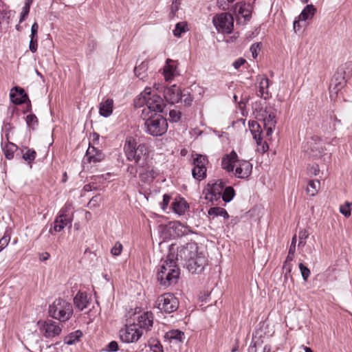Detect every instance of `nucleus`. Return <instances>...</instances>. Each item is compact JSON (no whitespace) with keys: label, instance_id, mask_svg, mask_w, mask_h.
Wrapping results in <instances>:
<instances>
[{"label":"nucleus","instance_id":"nucleus-1","mask_svg":"<svg viewBox=\"0 0 352 352\" xmlns=\"http://www.w3.org/2000/svg\"><path fill=\"white\" fill-rule=\"evenodd\" d=\"M123 150L126 160L134 162L138 167L146 166L152 160L150 146L146 143L138 144L133 137L126 138Z\"/></svg>","mask_w":352,"mask_h":352},{"label":"nucleus","instance_id":"nucleus-2","mask_svg":"<svg viewBox=\"0 0 352 352\" xmlns=\"http://www.w3.org/2000/svg\"><path fill=\"white\" fill-rule=\"evenodd\" d=\"M136 108L144 107L142 113L146 111L147 114L162 113L165 107L164 100L157 94H152L151 87L144 90L134 100Z\"/></svg>","mask_w":352,"mask_h":352},{"label":"nucleus","instance_id":"nucleus-3","mask_svg":"<svg viewBox=\"0 0 352 352\" xmlns=\"http://www.w3.org/2000/svg\"><path fill=\"white\" fill-rule=\"evenodd\" d=\"M170 258L168 253L166 259L161 261L157 272V281L164 287L176 284L180 274L179 264L175 259Z\"/></svg>","mask_w":352,"mask_h":352},{"label":"nucleus","instance_id":"nucleus-4","mask_svg":"<svg viewBox=\"0 0 352 352\" xmlns=\"http://www.w3.org/2000/svg\"><path fill=\"white\" fill-rule=\"evenodd\" d=\"M141 118L144 121V127L146 133L158 137L165 134L168 124L166 118L159 113L147 114L146 111L141 113Z\"/></svg>","mask_w":352,"mask_h":352},{"label":"nucleus","instance_id":"nucleus-5","mask_svg":"<svg viewBox=\"0 0 352 352\" xmlns=\"http://www.w3.org/2000/svg\"><path fill=\"white\" fill-rule=\"evenodd\" d=\"M198 246L195 243H188L180 246L171 244L168 249L169 258L175 259L178 264L187 265L193 256H196Z\"/></svg>","mask_w":352,"mask_h":352},{"label":"nucleus","instance_id":"nucleus-6","mask_svg":"<svg viewBox=\"0 0 352 352\" xmlns=\"http://www.w3.org/2000/svg\"><path fill=\"white\" fill-rule=\"evenodd\" d=\"M48 313L52 318L60 322H66L73 314V307L69 302L58 298L50 305Z\"/></svg>","mask_w":352,"mask_h":352},{"label":"nucleus","instance_id":"nucleus-7","mask_svg":"<svg viewBox=\"0 0 352 352\" xmlns=\"http://www.w3.org/2000/svg\"><path fill=\"white\" fill-rule=\"evenodd\" d=\"M212 23L217 30L222 34H230L234 28V18L228 12L216 14Z\"/></svg>","mask_w":352,"mask_h":352},{"label":"nucleus","instance_id":"nucleus-8","mask_svg":"<svg viewBox=\"0 0 352 352\" xmlns=\"http://www.w3.org/2000/svg\"><path fill=\"white\" fill-rule=\"evenodd\" d=\"M38 326L41 333L48 340H52L58 337L63 330L62 325L52 320H39Z\"/></svg>","mask_w":352,"mask_h":352},{"label":"nucleus","instance_id":"nucleus-9","mask_svg":"<svg viewBox=\"0 0 352 352\" xmlns=\"http://www.w3.org/2000/svg\"><path fill=\"white\" fill-rule=\"evenodd\" d=\"M155 307L161 311L170 314L178 309L179 300L172 294H164L158 297L155 302Z\"/></svg>","mask_w":352,"mask_h":352},{"label":"nucleus","instance_id":"nucleus-10","mask_svg":"<svg viewBox=\"0 0 352 352\" xmlns=\"http://www.w3.org/2000/svg\"><path fill=\"white\" fill-rule=\"evenodd\" d=\"M142 336V330L134 323L126 324L119 331L120 340L126 344L137 342Z\"/></svg>","mask_w":352,"mask_h":352},{"label":"nucleus","instance_id":"nucleus-11","mask_svg":"<svg viewBox=\"0 0 352 352\" xmlns=\"http://www.w3.org/2000/svg\"><path fill=\"white\" fill-rule=\"evenodd\" d=\"M249 128L257 144V151L264 153L269 149L266 142L263 141V129L261 125L256 121H250Z\"/></svg>","mask_w":352,"mask_h":352},{"label":"nucleus","instance_id":"nucleus-12","mask_svg":"<svg viewBox=\"0 0 352 352\" xmlns=\"http://www.w3.org/2000/svg\"><path fill=\"white\" fill-rule=\"evenodd\" d=\"M208 265V258L203 252H197L196 256L186 265L189 272L195 274L201 273Z\"/></svg>","mask_w":352,"mask_h":352},{"label":"nucleus","instance_id":"nucleus-13","mask_svg":"<svg viewBox=\"0 0 352 352\" xmlns=\"http://www.w3.org/2000/svg\"><path fill=\"white\" fill-rule=\"evenodd\" d=\"M160 230L162 232L168 233L170 236L177 237L186 235L190 232L189 227L179 221L173 222L168 226H160Z\"/></svg>","mask_w":352,"mask_h":352},{"label":"nucleus","instance_id":"nucleus-14","mask_svg":"<svg viewBox=\"0 0 352 352\" xmlns=\"http://www.w3.org/2000/svg\"><path fill=\"white\" fill-rule=\"evenodd\" d=\"M234 13L236 23L239 24H245L251 19V6L245 3H236L234 8Z\"/></svg>","mask_w":352,"mask_h":352},{"label":"nucleus","instance_id":"nucleus-15","mask_svg":"<svg viewBox=\"0 0 352 352\" xmlns=\"http://www.w3.org/2000/svg\"><path fill=\"white\" fill-rule=\"evenodd\" d=\"M261 117L266 135L269 137L272 134L276 124L275 113L272 110L265 109L261 113Z\"/></svg>","mask_w":352,"mask_h":352},{"label":"nucleus","instance_id":"nucleus-16","mask_svg":"<svg viewBox=\"0 0 352 352\" xmlns=\"http://www.w3.org/2000/svg\"><path fill=\"white\" fill-rule=\"evenodd\" d=\"M154 315L151 311H146L138 317L137 322H133L135 324L138 326L139 329L144 331H149L153 325Z\"/></svg>","mask_w":352,"mask_h":352},{"label":"nucleus","instance_id":"nucleus-17","mask_svg":"<svg viewBox=\"0 0 352 352\" xmlns=\"http://www.w3.org/2000/svg\"><path fill=\"white\" fill-rule=\"evenodd\" d=\"M151 162H148L146 166L139 167L141 168L139 173V178L140 180L146 184H150L159 175V171L152 165Z\"/></svg>","mask_w":352,"mask_h":352},{"label":"nucleus","instance_id":"nucleus-18","mask_svg":"<svg viewBox=\"0 0 352 352\" xmlns=\"http://www.w3.org/2000/svg\"><path fill=\"white\" fill-rule=\"evenodd\" d=\"M235 167L234 175L240 179L248 178L252 171V164L246 160H238Z\"/></svg>","mask_w":352,"mask_h":352},{"label":"nucleus","instance_id":"nucleus-19","mask_svg":"<svg viewBox=\"0 0 352 352\" xmlns=\"http://www.w3.org/2000/svg\"><path fill=\"white\" fill-rule=\"evenodd\" d=\"M164 97L170 104L177 103L182 99V91L176 85L166 87L164 89Z\"/></svg>","mask_w":352,"mask_h":352},{"label":"nucleus","instance_id":"nucleus-20","mask_svg":"<svg viewBox=\"0 0 352 352\" xmlns=\"http://www.w3.org/2000/svg\"><path fill=\"white\" fill-rule=\"evenodd\" d=\"M72 217H66L58 214L53 223V229L50 228L49 232L50 234H52L53 231L59 232L67 226L70 228L72 226Z\"/></svg>","mask_w":352,"mask_h":352},{"label":"nucleus","instance_id":"nucleus-21","mask_svg":"<svg viewBox=\"0 0 352 352\" xmlns=\"http://www.w3.org/2000/svg\"><path fill=\"white\" fill-rule=\"evenodd\" d=\"M237 154L232 151L229 155H226L221 160L222 168L226 170L228 172H233L236 164L238 161Z\"/></svg>","mask_w":352,"mask_h":352},{"label":"nucleus","instance_id":"nucleus-22","mask_svg":"<svg viewBox=\"0 0 352 352\" xmlns=\"http://www.w3.org/2000/svg\"><path fill=\"white\" fill-rule=\"evenodd\" d=\"M10 97L11 101L16 104H23L28 99V96L24 89L19 87H15L12 89Z\"/></svg>","mask_w":352,"mask_h":352},{"label":"nucleus","instance_id":"nucleus-23","mask_svg":"<svg viewBox=\"0 0 352 352\" xmlns=\"http://www.w3.org/2000/svg\"><path fill=\"white\" fill-rule=\"evenodd\" d=\"M222 183H215L208 190V192L206 195V199L213 202L214 201H218L221 198L222 194Z\"/></svg>","mask_w":352,"mask_h":352},{"label":"nucleus","instance_id":"nucleus-24","mask_svg":"<svg viewBox=\"0 0 352 352\" xmlns=\"http://www.w3.org/2000/svg\"><path fill=\"white\" fill-rule=\"evenodd\" d=\"M184 333L179 329H172L166 332L164 335V339L170 343H182L184 339Z\"/></svg>","mask_w":352,"mask_h":352},{"label":"nucleus","instance_id":"nucleus-25","mask_svg":"<svg viewBox=\"0 0 352 352\" xmlns=\"http://www.w3.org/2000/svg\"><path fill=\"white\" fill-rule=\"evenodd\" d=\"M296 236H294L292 239V243L289 246L288 254L283 265V270H285L287 272H290L292 270L290 263L294 260V254L296 252Z\"/></svg>","mask_w":352,"mask_h":352},{"label":"nucleus","instance_id":"nucleus-26","mask_svg":"<svg viewBox=\"0 0 352 352\" xmlns=\"http://www.w3.org/2000/svg\"><path fill=\"white\" fill-rule=\"evenodd\" d=\"M163 73L166 81L171 80L176 76L177 67L173 60L169 58L166 60Z\"/></svg>","mask_w":352,"mask_h":352},{"label":"nucleus","instance_id":"nucleus-27","mask_svg":"<svg viewBox=\"0 0 352 352\" xmlns=\"http://www.w3.org/2000/svg\"><path fill=\"white\" fill-rule=\"evenodd\" d=\"M113 108V100L111 98H107L106 100L100 103L99 113L101 116L108 118L112 114Z\"/></svg>","mask_w":352,"mask_h":352},{"label":"nucleus","instance_id":"nucleus-28","mask_svg":"<svg viewBox=\"0 0 352 352\" xmlns=\"http://www.w3.org/2000/svg\"><path fill=\"white\" fill-rule=\"evenodd\" d=\"M188 208V204L184 198H175L172 203L173 211L179 215L184 214Z\"/></svg>","mask_w":352,"mask_h":352},{"label":"nucleus","instance_id":"nucleus-29","mask_svg":"<svg viewBox=\"0 0 352 352\" xmlns=\"http://www.w3.org/2000/svg\"><path fill=\"white\" fill-rule=\"evenodd\" d=\"M86 157L89 162H99L104 158V155L100 151L94 147H89L86 152Z\"/></svg>","mask_w":352,"mask_h":352},{"label":"nucleus","instance_id":"nucleus-30","mask_svg":"<svg viewBox=\"0 0 352 352\" xmlns=\"http://www.w3.org/2000/svg\"><path fill=\"white\" fill-rule=\"evenodd\" d=\"M258 93V95L265 100L270 97L268 91L269 88V79L267 77L262 76L259 80Z\"/></svg>","mask_w":352,"mask_h":352},{"label":"nucleus","instance_id":"nucleus-31","mask_svg":"<svg viewBox=\"0 0 352 352\" xmlns=\"http://www.w3.org/2000/svg\"><path fill=\"white\" fill-rule=\"evenodd\" d=\"M74 303L76 307L80 311H82L87 308L89 304L87 294L80 292H78L74 298Z\"/></svg>","mask_w":352,"mask_h":352},{"label":"nucleus","instance_id":"nucleus-32","mask_svg":"<svg viewBox=\"0 0 352 352\" xmlns=\"http://www.w3.org/2000/svg\"><path fill=\"white\" fill-rule=\"evenodd\" d=\"M2 150L7 160H10L14 158V153L17 151V146L10 142H8L4 145L1 144Z\"/></svg>","mask_w":352,"mask_h":352},{"label":"nucleus","instance_id":"nucleus-33","mask_svg":"<svg viewBox=\"0 0 352 352\" xmlns=\"http://www.w3.org/2000/svg\"><path fill=\"white\" fill-rule=\"evenodd\" d=\"M316 12V9L312 5H307L298 16L299 20L306 21L311 19Z\"/></svg>","mask_w":352,"mask_h":352},{"label":"nucleus","instance_id":"nucleus-34","mask_svg":"<svg viewBox=\"0 0 352 352\" xmlns=\"http://www.w3.org/2000/svg\"><path fill=\"white\" fill-rule=\"evenodd\" d=\"M310 146V153L309 154L314 157H317L321 155L323 150L321 142H316L314 139H312L310 142H308Z\"/></svg>","mask_w":352,"mask_h":352},{"label":"nucleus","instance_id":"nucleus-35","mask_svg":"<svg viewBox=\"0 0 352 352\" xmlns=\"http://www.w3.org/2000/svg\"><path fill=\"white\" fill-rule=\"evenodd\" d=\"M82 336V333L79 330L72 332L65 338L64 342L68 345L74 344L79 341Z\"/></svg>","mask_w":352,"mask_h":352},{"label":"nucleus","instance_id":"nucleus-36","mask_svg":"<svg viewBox=\"0 0 352 352\" xmlns=\"http://www.w3.org/2000/svg\"><path fill=\"white\" fill-rule=\"evenodd\" d=\"M208 215L214 217H223L224 219H227L229 218V214L228 212L223 208L219 207H213L210 208L208 212Z\"/></svg>","mask_w":352,"mask_h":352},{"label":"nucleus","instance_id":"nucleus-37","mask_svg":"<svg viewBox=\"0 0 352 352\" xmlns=\"http://www.w3.org/2000/svg\"><path fill=\"white\" fill-rule=\"evenodd\" d=\"M320 186L319 180H310L307 188V194L310 196H314L318 191Z\"/></svg>","mask_w":352,"mask_h":352},{"label":"nucleus","instance_id":"nucleus-38","mask_svg":"<svg viewBox=\"0 0 352 352\" xmlns=\"http://www.w3.org/2000/svg\"><path fill=\"white\" fill-rule=\"evenodd\" d=\"M206 167L194 166L192 169V177L197 180H201L206 177Z\"/></svg>","mask_w":352,"mask_h":352},{"label":"nucleus","instance_id":"nucleus-39","mask_svg":"<svg viewBox=\"0 0 352 352\" xmlns=\"http://www.w3.org/2000/svg\"><path fill=\"white\" fill-rule=\"evenodd\" d=\"M147 69V63L142 62L140 65L135 67L134 73L137 77H138L140 79H143L146 76L145 74Z\"/></svg>","mask_w":352,"mask_h":352},{"label":"nucleus","instance_id":"nucleus-40","mask_svg":"<svg viewBox=\"0 0 352 352\" xmlns=\"http://www.w3.org/2000/svg\"><path fill=\"white\" fill-rule=\"evenodd\" d=\"M234 196V190L232 187L228 186L222 190L221 198L225 202H230Z\"/></svg>","mask_w":352,"mask_h":352},{"label":"nucleus","instance_id":"nucleus-41","mask_svg":"<svg viewBox=\"0 0 352 352\" xmlns=\"http://www.w3.org/2000/svg\"><path fill=\"white\" fill-rule=\"evenodd\" d=\"M194 157V155H192ZM208 163V160L206 156L195 154V157H193V165L196 167H206V164Z\"/></svg>","mask_w":352,"mask_h":352},{"label":"nucleus","instance_id":"nucleus-42","mask_svg":"<svg viewBox=\"0 0 352 352\" xmlns=\"http://www.w3.org/2000/svg\"><path fill=\"white\" fill-rule=\"evenodd\" d=\"M36 157V152L32 148H27L23 154L22 158L29 164H31Z\"/></svg>","mask_w":352,"mask_h":352},{"label":"nucleus","instance_id":"nucleus-43","mask_svg":"<svg viewBox=\"0 0 352 352\" xmlns=\"http://www.w3.org/2000/svg\"><path fill=\"white\" fill-rule=\"evenodd\" d=\"M148 346L153 352H164L161 342L156 339H151L148 341Z\"/></svg>","mask_w":352,"mask_h":352},{"label":"nucleus","instance_id":"nucleus-44","mask_svg":"<svg viewBox=\"0 0 352 352\" xmlns=\"http://www.w3.org/2000/svg\"><path fill=\"white\" fill-rule=\"evenodd\" d=\"M352 203L346 201L345 204L340 206V212L343 214L345 217H349L351 214V207Z\"/></svg>","mask_w":352,"mask_h":352},{"label":"nucleus","instance_id":"nucleus-45","mask_svg":"<svg viewBox=\"0 0 352 352\" xmlns=\"http://www.w3.org/2000/svg\"><path fill=\"white\" fill-rule=\"evenodd\" d=\"M72 204L66 203L64 205V206L59 211L58 214L72 217Z\"/></svg>","mask_w":352,"mask_h":352},{"label":"nucleus","instance_id":"nucleus-46","mask_svg":"<svg viewBox=\"0 0 352 352\" xmlns=\"http://www.w3.org/2000/svg\"><path fill=\"white\" fill-rule=\"evenodd\" d=\"M169 117L172 122H177L181 120L182 113L179 110L172 109L169 111Z\"/></svg>","mask_w":352,"mask_h":352},{"label":"nucleus","instance_id":"nucleus-47","mask_svg":"<svg viewBox=\"0 0 352 352\" xmlns=\"http://www.w3.org/2000/svg\"><path fill=\"white\" fill-rule=\"evenodd\" d=\"M27 125L29 127H32V129H34V127L37 125L38 123V119L36 116L34 114H29L26 116L25 119Z\"/></svg>","mask_w":352,"mask_h":352},{"label":"nucleus","instance_id":"nucleus-48","mask_svg":"<svg viewBox=\"0 0 352 352\" xmlns=\"http://www.w3.org/2000/svg\"><path fill=\"white\" fill-rule=\"evenodd\" d=\"M298 266H299V269H300L302 277L303 280L306 281L310 276V274H311L310 270L302 263H300Z\"/></svg>","mask_w":352,"mask_h":352},{"label":"nucleus","instance_id":"nucleus-49","mask_svg":"<svg viewBox=\"0 0 352 352\" xmlns=\"http://www.w3.org/2000/svg\"><path fill=\"white\" fill-rule=\"evenodd\" d=\"M186 24L184 23H178L175 25L173 34L175 36L179 37L183 32H185Z\"/></svg>","mask_w":352,"mask_h":352},{"label":"nucleus","instance_id":"nucleus-50","mask_svg":"<svg viewBox=\"0 0 352 352\" xmlns=\"http://www.w3.org/2000/svg\"><path fill=\"white\" fill-rule=\"evenodd\" d=\"M138 168L139 167L135 164L128 165L126 168L128 175L132 178H136L138 175Z\"/></svg>","mask_w":352,"mask_h":352},{"label":"nucleus","instance_id":"nucleus-51","mask_svg":"<svg viewBox=\"0 0 352 352\" xmlns=\"http://www.w3.org/2000/svg\"><path fill=\"white\" fill-rule=\"evenodd\" d=\"M122 245L120 242L117 241L113 245V247L111 248V253L113 256H120L122 253Z\"/></svg>","mask_w":352,"mask_h":352},{"label":"nucleus","instance_id":"nucleus-52","mask_svg":"<svg viewBox=\"0 0 352 352\" xmlns=\"http://www.w3.org/2000/svg\"><path fill=\"white\" fill-rule=\"evenodd\" d=\"M234 1V0H217V5L221 9L226 10Z\"/></svg>","mask_w":352,"mask_h":352},{"label":"nucleus","instance_id":"nucleus-53","mask_svg":"<svg viewBox=\"0 0 352 352\" xmlns=\"http://www.w3.org/2000/svg\"><path fill=\"white\" fill-rule=\"evenodd\" d=\"M118 350V344L116 341L110 342L106 346L104 351L107 352H116Z\"/></svg>","mask_w":352,"mask_h":352},{"label":"nucleus","instance_id":"nucleus-54","mask_svg":"<svg viewBox=\"0 0 352 352\" xmlns=\"http://www.w3.org/2000/svg\"><path fill=\"white\" fill-rule=\"evenodd\" d=\"M181 4V0H173L170 6V14L175 16V13L178 11Z\"/></svg>","mask_w":352,"mask_h":352},{"label":"nucleus","instance_id":"nucleus-55","mask_svg":"<svg viewBox=\"0 0 352 352\" xmlns=\"http://www.w3.org/2000/svg\"><path fill=\"white\" fill-rule=\"evenodd\" d=\"M10 241V235L5 234L4 236L0 239V250H3L4 248H6Z\"/></svg>","mask_w":352,"mask_h":352},{"label":"nucleus","instance_id":"nucleus-56","mask_svg":"<svg viewBox=\"0 0 352 352\" xmlns=\"http://www.w3.org/2000/svg\"><path fill=\"white\" fill-rule=\"evenodd\" d=\"M38 47V37H31L30 44H29V48L30 50L34 53L37 50Z\"/></svg>","mask_w":352,"mask_h":352},{"label":"nucleus","instance_id":"nucleus-57","mask_svg":"<svg viewBox=\"0 0 352 352\" xmlns=\"http://www.w3.org/2000/svg\"><path fill=\"white\" fill-rule=\"evenodd\" d=\"M308 237V233L306 230H302L299 232V242L298 245H304L305 240Z\"/></svg>","mask_w":352,"mask_h":352},{"label":"nucleus","instance_id":"nucleus-58","mask_svg":"<svg viewBox=\"0 0 352 352\" xmlns=\"http://www.w3.org/2000/svg\"><path fill=\"white\" fill-rule=\"evenodd\" d=\"M30 7L25 6H23L22 11L21 12L20 20H19L20 23H22L25 20V17L28 15V14L30 12Z\"/></svg>","mask_w":352,"mask_h":352},{"label":"nucleus","instance_id":"nucleus-59","mask_svg":"<svg viewBox=\"0 0 352 352\" xmlns=\"http://www.w3.org/2000/svg\"><path fill=\"white\" fill-rule=\"evenodd\" d=\"M170 200V195H166V194L164 195L163 201H162V203L161 204L162 208L163 210H165L166 209V208L168 207V206L169 204Z\"/></svg>","mask_w":352,"mask_h":352},{"label":"nucleus","instance_id":"nucleus-60","mask_svg":"<svg viewBox=\"0 0 352 352\" xmlns=\"http://www.w3.org/2000/svg\"><path fill=\"white\" fill-rule=\"evenodd\" d=\"M38 25L36 22H34L31 27V34L30 37H38Z\"/></svg>","mask_w":352,"mask_h":352},{"label":"nucleus","instance_id":"nucleus-61","mask_svg":"<svg viewBox=\"0 0 352 352\" xmlns=\"http://www.w3.org/2000/svg\"><path fill=\"white\" fill-rule=\"evenodd\" d=\"M246 62L245 59L243 58H239L238 59H236L233 63H232V65L233 67L236 69H239L242 65H243L245 64V63Z\"/></svg>","mask_w":352,"mask_h":352},{"label":"nucleus","instance_id":"nucleus-62","mask_svg":"<svg viewBox=\"0 0 352 352\" xmlns=\"http://www.w3.org/2000/svg\"><path fill=\"white\" fill-rule=\"evenodd\" d=\"M259 49L258 43H254L250 47V51L252 52V57L256 58L258 56L257 50Z\"/></svg>","mask_w":352,"mask_h":352},{"label":"nucleus","instance_id":"nucleus-63","mask_svg":"<svg viewBox=\"0 0 352 352\" xmlns=\"http://www.w3.org/2000/svg\"><path fill=\"white\" fill-rule=\"evenodd\" d=\"M184 102V103L186 104V105H190L191 102H192V98L189 96H186L185 94L184 95H182V99Z\"/></svg>","mask_w":352,"mask_h":352},{"label":"nucleus","instance_id":"nucleus-64","mask_svg":"<svg viewBox=\"0 0 352 352\" xmlns=\"http://www.w3.org/2000/svg\"><path fill=\"white\" fill-rule=\"evenodd\" d=\"M300 20H299V19H295V20L294 21V23H293V27H294V31L296 32L298 30H300V25H299V22H300Z\"/></svg>","mask_w":352,"mask_h":352}]
</instances>
